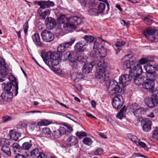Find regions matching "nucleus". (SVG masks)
<instances>
[{
    "label": "nucleus",
    "mask_w": 158,
    "mask_h": 158,
    "mask_svg": "<svg viewBox=\"0 0 158 158\" xmlns=\"http://www.w3.org/2000/svg\"><path fill=\"white\" fill-rule=\"evenodd\" d=\"M57 21L59 23L63 24L64 28L69 31L75 29L76 26L81 22V19L77 16H73L68 18L66 15L62 14L59 15Z\"/></svg>",
    "instance_id": "nucleus-1"
},
{
    "label": "nucleus",
    "mask_w": 158,
    "mask_h": 158,
    "mask_svg": "<svg viewBox=\"0 0 158 158\" xmlns=\"http://www.w3.org/2000/svg\"><path fill=\"white\" fill-rule=\"evenodd\" d=\"M95 64L96 71L95 73V77L99 79L103 78L104 81H107L109 79L108 73H106V65L102 59L97 60Z\"/></svg>",
    "instance_id": "nucleus-2"
},
{
    "label": "nucleus",
    "mask_w": 158,
    "mask_h": 158,
    "mask_svg": "<svg viewBox=\"0 0 158 158\" xmlns=\"http://www.w3.org/2000/svg\"><path fill=\"white\" fill-rule=\"evenodd\" d=\"M143 34L148 40L152 42L158 41V31L155 28H149L146 29Z\"/></svg>",
    "instance_id": "nucleus-3"
},
{
    "label": "nucleus",
    "mask_w": 158,
    "mask_h": 158,
    "mask_svg": "<svg viewBox=\"0 0 158 158\" xmlns=\"http://www.w3.org/2000/svg\"><path fill=\"white\" fill-rule=\"evenodd\" d=\"M0 145L2 146L1 150L6 155L10 156L11 155L10 148V142L7 139L2 138L0 139Z\"/></svg>",
    "instance_id": "nucleus-4"
},
{
    "label": "nucleus",
    "mask_w": 158,
    "mask_h": 158,
    "mask_svg": "<svg viewBox=\"0 0 158 158\" xmlns=\"http://www.w3.org/2000/svg\"><path fill=\"white\" fill-rule=\"evenodd\" d=\"M132 110L135 117L139 118L138 119L139 121L143 120L141 115L146 112L147 110L146 108L138 107L136 103H134L132 105Z\"/></svg>",
    "instance_id": "nucleus-5"
},
{
    "label": "nucleus",
    "mask_w": 158,
    "mask_h": 158,
    "mask_svg": "<svg viewBox=\"0 0 158 158\" xmlns=\"http://www.w3.org/2000/svg\"><path fill=\"white\" fill-rule=\"evenodd\" d=\"M108 91L111 94L113 95L117 93H121L122 89L120 88L116 81H111L109 85Z\"/></svg>",
    "instance_id": "nucleus-6"
},
{
    "label": "nucleus",
    "mask_w": 158,
    "mask_h": 158,
    "mask_svg": "<svg viewBox=\"0 0 158 158\" xmlns=\"http://www.w3.org/2000/svg\"><path fill=\"white\" fill-rule=\"evenodd\" d=\"M123 103L122 97L120 95H117L113 98L112 104L114 108L119 109L122 107Z\"/></svg>",
    "instance_id": "nucleus-7"
},
{
    "label": "nucleus",
    "mask_w": 158,
    "mask_h": 158,
    "mask_svg": "<svg viewBox=\"0 0 158 158\" xmlns=\"http://www.w3.org/2000/svg\"><path fill=\"white\" fill-rule=\"evenodd\" d=\"M43 40L47 42H49L54 39L53 34L47 30H44L41 34Z\"/></svg>",
    "instance_id": "nucleus-8"
},
{
    "label": "nucleus",
    "mask_w": 158,
    "mask_h": 158,
    "mask_svg": "<svg viewBox=\"0 0 158 158\" xmlns=\"http://www.w3.org/2000/svg\"><path fill=\"white\" fill-rule=\"evenodd\" d=\"M142 64L140 63L136 65L134 64L131 70L130 74L132 75L133 77L139 75L142 73L143 71L141 65Z\"/></svg>",
    "instance_id": "nucleus-9"
},
{
    "label": "nucleus",
    "mask_w": 158,
    "mask_h": 158,
    "mask_svg": "<svg viewBox=\"0 0 158 158\" xmlns=\"http://www.w3.org/2000/svg\"><path fill=\"white\" fill-rule=\"evenodd\" d=\"M133 78L132 75L124 74L122 75L119 78V82L120 84L123 86V87L126 86V83L131 80Z\"/></svg>",
    "instance_id": "nucleus-10"
},
{
    "label": "nucleus",
    "mask_w": 158,
    "mask_h": 158,
    "mask_svg": "<svg viewBox=\"0 0 158 158\" xmlns=\"http://www.w3.org/2000/svg\"><path fill=\"white\" fill-rule=\"evenodd\" d=\"M154 82L149 81L147 80L146 81L143 82L142 84L143 88L149 92H152V90L154 89Z\"/></svg>",
    "instance_id": "nucleus-11"
},
{
    "label": "nucleus",
    "mask_w": 158,
    "mask_h": 158,
    "mask_svg": "<svg viewBox=\"0 0 158 158\" xmlns=\"http://www.w3.org/2000/svg\"><path fill=\"white\" fill-rule=\"evenodd\" d=\"M143 123V130L146 132H148L150 131L151 129V126L152 125V122L148 119H144L143 120H141Z\"/></svg>",
    "instance_id": "nucleus-12"
},
{
    "label": "nucleus",
    "mask_w": 158,
    "mask_h": 158,
    "mask_svg": "<svg viewBox=\"0 0 158 158\" xmlns=\"http://www.w3.org/2000/svg\"><path fill=\"white\" fill-rule=\"evenodd\" d=\"M86 46V42L81 40L76 44L74 46V49L77 52L81 51L85 48Z\"/></svg>",
    "instance_id": "nucleus-13"
},
{
    "label": "nucleus",
    "mask_w": 158,
    "mask_h": 158,
    "mask_svg": "<svg viewBox=\"0 0 158 158\" xmlns=\"http://www.w3.org/2000/svg\"><path fill=\"white\" fill-rule=\"evenodd\" d=\"M41 56L45 63L49 66H56L61 61V59H57L55 60L51 59H50V60H48L47 59H45V58H44V56L43 54L41 55Z\"/></svg>",
    "instance_id": "nucleus-14"
},
{
    "label": "nucleus",
    "mask_w": 158,
    "mask_h": 158,
    "mask_svg": "<svg viewBox=\"0 0 158 158\" xmlns=\"http://www.w3.org/2000/svg\"><path fill=\"white\" fill-rule=\"evenodd\" d=\"M1 97L4 102H10L11 101L13 95L11 92H3L1 94Z\"/></svg>",
    "instance_id": "nucleus-15"
},
{
    "label": "nucleus",
    "mask_w": 158,
    "mask_h": 158,
    "mask_svg": "<svg viewBox=\"0 0 158 158\" xmlns=\"http://www.w3.org/2000/svg\"><path fill=\"white\" fill-rule=\"evenodd\" d=\"M144 68L146 71V74L154 73L155 71H158V66H154L150 63L144 66Z\"/></svg>",
    "instance_id": "nucleus-16"
},
{
    "label": "nucleus",
    "mask_w": 158,
    "mask_h": 158,
    "mask_svg": "<svg viewBox=\"0 0 158 158\" xmlns=\"http://www.w3.org/2000/svg\"><path fill=\"white\" fill-rule=\"evenodd\" d=\"M45 59H61L60 55L55 52H47L44 56V58Z\"/></svg>",
    "instance_id": "nucleus-17"
},
{
    "label": "nucleus",
    "mask_w": 158,
    "mask_h": 158,
    "mask_svg": "<svg viewBox=\"0 0 158 158\" xmlns=\"http://www.w3.org/2000/svg\"><path fill=\"white\" fill-rule=\"evenodd\" d=\"M38 4L40 6V8L43 9L48 8L50 6H53L55 5L53 2L49 1H39L38 2Z\"/></svg>",
    "instance_id": "nucleus-18"
},
{
    "label": "nucleus",
    "mask_w": 158,
    "mask_h": 158,
    "mask_svg": "<svg viewBox=\"0 0 158 158\" xmlns=\"http://www.w3.org/2000/svg\"><path fill=\"white\" fill-rule=\"evenodd\" d=\"M45 21L47 22L46 26L48 29H52L55 28L56 23L54 19L48 17L46 19Z\"/></svg>",
    "instance_id": "nucleus-19"
},
{
    "label": "nucleus",
    "mask_w": 158,
    "mask_h": 158,
    "mask_svg": "<svg viewBox=\"0 0 158 158\" xmlns=\"http://www.w3.org/2000/svg\"><path fill=\"white\" fill-rule=\"evenodd\" d=\"M144 102L146 105L150 108L154 107L157 104L158 102V101L152 98V97L150 98H145Z\"/></svg>",
    "instance_id": "nucleus-20"
},
{
    "label": "nucleus",
    "mask_w": 158,
    "mask_h": 158,
    "mask_svg": "<svg viewBox=\"0 0 158 158\" xmlns=\"http://www.w3.org/2000/svg\"><path fill=\"white\" fill-rule=\"evenodd\" d=\"M77 142V139L76 136H74L69 137L66 140L67 144L70 147L76 145Z\"/></svg>",
    "instance_id": "nucleus-21"
},
{
    "label": "nucleus",
    "mask_w": 158,
    "mask_h": 158,
    "mask_svg": "<svg viewBox=\"0 0 158 158\" xmlns=\"http://www.w3.org/2000/svg\"><path fill=\"white\" fill-rule=\"evenodd\" d=\"M9 79L11 82V83L15 88V95L16 96L18 94V90L19 89L18 83L17 82L16 79L13 75H11L9 77Z\"/></svg>",
    "instance_id": "nucleus-22"
},
{
    "label": "nucleus",
    "mask_w": 158,
    "mask_h": 158,
    "mask_svg": "<svg viewBox=\"0 0 158 158\" xmlns=\"http://www.w3.org/2000/svg\"><path fill=\"white\" fill-rule=\"evenodd\" d=\"M93 65L90 63L85 64L82 68V72L85 73H88L92 70Z\"/></svg>",
    "instance_id": "nucleus-23"
},
{
    "label": "nucleus",
    "mask_w": 158,
    "mask_h": 158,
    "mask_svg": "<svg viewBox=\"0 0 158 158\" xmlns=\"http://www.w3.org/2000/svg\"><path fill=\"white\" fill-rule=\"evenodd\" d=\"M82 74L81 73L75 72L73 73L71 75V78L74 81H79L82 78Z\"/></svg>",
    "instance_id": "nucleus-24"
},
{
    "label": "nucleus",
    "mask_w": 158,
    "mask_h": 158,
    "mask_svg": "<svg viewBox=\"0 0 158 158\" xmlns=\"http://www.w3.org/2000/svg\"><path fill=\"white\" fill-rule=\"evenodd\" d=\"M134 79V82L135 84L138 85H140L143 83L144 77L142 76H137Z\"/></svg>",
    "instance_id": "nucleus-25"
},
{
    "label": "nucleus",
    "mask_w": 158,
    "mask_h": 158,
    "mask_svg": "<svg viewBox=\"0 0 158 158\" xmlns=\"http://www.w3.org/2000/svg\"><path fill=\"white\" fill-rule=\"evenodd\" d=\"M52 123V121L46 119H44L38 122L37 123V125L39 126H47Z\"/></svg>",
    "instance_id": "nucleus-26"
},
{
    "label": "nucleus",
    "mask_w": 158,
    "mask_h": 158,
    "mask_svg": "<svg viewBox=\"0 0 158 158\" xmlns=\"http://www.w3.org/2000/svg\"><path fill=\"white\" fill-rule=\"evenodd\" d=\"M32 38L33 41L39 45H41L42 44V42L40 41V35L38 34H35L32 36Z\"/></svg>",
    "instance_id": "nucleus-27"
},
{
    "label": "nucleus",
    "mask_w": 158,
    "mask_h": 158,
    "mask_svg": "<svg viewBox=\"0 0 158 158\" xmlns=\"http://www.w3.org/2000/svg\"><path fill=\"white\" fill-rule=\"evenodd\" d=\"M9 134L11 139L15 140H17L18 139L19 134L15 131L11 130L10 131Z\"/></svg>",
    "instance_id": "nucleus-28"
},
{
    "label": "nucleus",
    "mask_w": 158,
    "mask_h": 158,
    "mask_svg": "<svg viewBox=\"0 0 158 158\" xmlns=\"http://www.w3.org/2000/svg\"><path fill=\"white\" fill-rule=\"evenodd\" d=\"M83 41L86 42V45H87V43L93 42H94L96 41L95 38L90 35H85L83 37Z\"/></svg>",
    "instance_id": "nucleus-29"
},
{
    "label": "nucleus",
    "mask_w": 158,
    "mask_h": 158,
    "mask_svg": "<svg viewBox=\"0 0 158 158\" xmlns=\"http://www.w3.org/2000/svg\"><path fill=\"white\" fill-rule=\"evenodd\" d=\"M134 65V63L133 61L128 60L124 62V66L127 69H130L131 70Z\"/></svg>",
    "instance_id": "nucleus-30"
},
{
    "label": "nucleus",
    "mask_w": 158,
    "mask_h": 158,
    "mask_svg": "<svg viewBox=\"0 0 158 158\" xmlns=\"http://www.w3.org/2000/svg\"><path fill=\"white\" fill-rule=\"evenodd\" d=\"M153 60L154 59L152 57H148L147 58H143L140 59L139 60V62L141 64H143L148 62H152Z\"/></svg>",
    "instance_id": "nucleus-31"
},
{
    "label": "nucleus",
    "mask_w": 158,
    "mask_h": 158,
    "mask_svg": "<svg viewBox=\"0 0 158 158\" xmlns=\"http://www.w3.org/2000/svg\"><path fill=\"white\" fill-rule=\"evenodd\" d=\"M98 54H97V57H104L106 56V51L105 49L103 47L98 51Z\"/></svg>",
    "instance_id": "nucleus-32"
},
{
    "label": "nucleus",
    "mask_w": 158,
    "mask_h": 158,
    "mask_svg": "<svg viewBox=\"0 0 158 158\" xmlns=\"http://www.w3.org/2000/svg\"><path fill=\"white\" fill-rule=\"evenodd\" d=\"M152 93L151 97L158 101V89L156 88L154 90H152V92H149Z\"/></svg>",
    "instance_id": "nucleus-33"
},
{
    "label": "nucleus",
    "mask_w": 158,
    "mask_h": 158,
    "mask_svg": "<svg viewBox=\"0 0 158 158\" xmlns=\"http://www.w3.org/2000/svg\"><path fill=\"white\" fill-rule=\"evenodd\" d=\"M3 85V89L6 92H8L11 89L12 84L10 82H8L6 84L3 83L2 84Z\"/></svg>",
    "instance_id": "nucleus-34"
},
{
    "label": "nucleus",
    "mask_w": 158,
    "mask_h": 158,
    "mask_svg": "<svg viewBox=\"0 0 158 158\" xmlns=\"http://www.w3.org/2000/svg\"><path fill=\"white\" fill-rule=\"evenodd\" d=\"M146 76L147 80L153 82H154L156 78V76L154 73H147Z\"/></svg>",
    "instance_id": "nucleus-35"
},
{
    "label": "nucleus",
    "mask_w": 158,
    "mask_h": 158,
    "mask_svg": "<svg viewBox=\"0 0 158 158\" xmlns=\"http://www.w3.org/2000/svg\"><path fill=\"white\" fill-rule=\"evenodd\" d=\"M126 111V109L125 107L124 106L122 108L120 111L119 112L116 116L119 119H121L124 116V113Z\"/></svg>",
    "instance_id": "nucleus-36"
},
{
    "label": "nucleus",
    "mask_w": 158,
    "mask_h": 158,
    "mask_svg": "<svg viewBox=\"0 0 158 158\" xmlns=\"http://www.w3.org/2000/svg\"><path fill=\"white\" fill-rule=\"evenodd\" d=\"M82 142L84 144L88 146H90L92 143L93 141L90 138L86 137L83 139Z\"/></svg>",
    "instance_id": "nucleus-37"
},
{
    "label": "nucleus",
    "mask_w": 158,
    "mask_h": 158,
    "mask_svg": "<svg viewBox=\"0 0 158 158\" xmlns=\"http://www.w3.org/2000/svg\"><path fill=\"white\" fill-rule=\"evenodd\" d=\"M106 5L104 3L101 2L98 6V12L100 13H103L105 11Z\"/></svg>",
    "instance_id": "nucleus-38"
},
{
    "label": "nucleus",
    "mask_w": 158,
    "mask_h": 158,
    "mask_svg": "<svg viewBox=\"0 0 158 158\" xmlns=\"http://www.w3.org/2000/svg\"><path fill=\"white\" fill-rule=\"evenodd\" d=\"M7 74V71L6 70H3L0 71V82H3L5 81V77Z\"/></svg>",
    "instance_id": "nucleus-39"
},
{
    "label": "nucleus",
    "mask_w": 158,
    "mask_h": 158,
    "mask_svg": "<svg viewBox=\"0 0 158 158\" xmlns=\"http://www.w3.org/2000/svg\"><path fill=\"white\" fill-rule=\"evenodd\" d=\"M41 153H40L38 149L37 148H35L32 150L30 152L31 156L34 158H35L36 156H37L38 154L39 155Z\"/></svg>",
    "instance_id": "nucleus-40"
},
{
    "label": "nucleus",
    "mask_w": 158,
    "mask_h": 158,
    "mask_svg": "<svg viewBox=\"0 0 158 158\" xmlns=\"http://www.w3.org/2000/svg\"><path fill=\"white\" fill-rule=\"evenodd\" d=\"M32 144L28 142H26L23 144L21 148L23 150H28L32 146Z\"/></svg>",
    "instance_id": "nucleus-41"
},
{
    "label": "nucleus",
    "mask_w": 158,
    "mask_h": 158,
    "mask_svg": "<svg viewBox=\"0 0 158 158\" xmlns=\"http://www.w3.org/2000/svg\"><path fill=\"white\" fill-rule=\"evenodd\" d=\"M67 48L64 43L60 44L57 48L58 51L59 52H64L65 51L66 48Z\"/></svg>",
    "instance_id": "nucleus-42"
},
{
    "label": "nucleus",
    "mask_w": 158,
    "mask_h": 158,
    "mask_svg": "<svg viewBox=\"0 0 158 158\" xmlns=\"http://www.w3.org/2000/svg\"><path fill=\"white\" fill-rule=\"evenodd\" d=\"M103 47V46L101 43L96 42L94 44L93 49H97V51H98Z\"/></svg>",
    "instance_id": "nucleus-43"
},
{
    "label": "nucleus",
    "mask_w": 158,
    "mask_h": 158,
    "mask_svg": "<svg viewBox=\"0 0 158 158\" xmlns=\"http://www.w3.org/2000/svg\"><path fill=\"white\" fill-rule=\"evenodd\" d=\"M152 137L153 139L158 140V127L154 128L152 131Z\"/></svg>",
    "instance_id": "nucleus-44"
},
{
    "label": "nucleus",
    "mask_w": 158,
    "mask_h": 158,
    "mask_svg": "<svg viewBox=\"0 0 158 158\" xmlns=\"http://www.w3.org/2000/svg\"><path fill=\"white\" fill-rule=\"evenodd\" d=\"M128 137L130 140L133 142L135 144L136 143V142L139 140L136 136L133 135L131 134H128Z\"/></svg>",
    "instance_id": "nucleus-45"
},
{
    "label": "nucleus",
    "mask_w": 158,
    "mask_h": 158,
    "mask_svg": "<svg viewBox=\"0 0 158 158\" xmlns=\"http://www.w3.org/2000/svg\"><path fill=\"white\" fill-rule=\"evenodd\" d=\"M50 13V10L48 9L42 12L40 15L41 18L44 19L47 16H48Z\"/></svg>",
    "instance_id": "nucleus-46"
},
{
    "label": "nucleus",
    "mask_w": 158,
    "mask_h": 158,
    "mask_svg": "<svg viewBox=\"0 0 158 158\" xmlns=\"http://www.w3.org/2000/svg\"><path fill=\"white\" fill-rule=\"evenodd\" d=\"M87 57L83 55L78 56L75 59L79 62L85 63Z\"/></svg>",
    "instance_id": "nucleus-47"
},
{
    "label": "nucleus",
    "mask_w": 158,
    "mask_h": 158,
    "mask_svg": "<svg viewBox=\"0 0 158 158\" xmlns=\"http://www.w3.org/2000/svg\"><path fill=\"white\" fill-rule=\"evenodd\" d=\"M89 13L90 15H97L99 13L97 9L94 8L90 9L89 11Z\"/></svg>",
    "instance_id": "nucleus-48"
},
{
    "label": "nucleus",
    "mask_w": 158,
    "mask_h": 158,
    "mask_svg": "<svg viewBox=\"0 0 158 158\" xmlns=\"http://www.w3.org/2000/svg\"><path fill=\"white\" fill-rule=\"evenodd\" d=\"M12 147L14 152H19V150L21 148L20 146L16 143H13L12 146Z\"/></svg>",
    "instance_id": "nucleus-49"
},
{
    "label": "nucleus",
    "mask_w": 158,
    "mask_h": 158,
    "mask_svg": "<svg viewBox=\"0 0 158 158\" xmlns=\"http://www.w3.org/2000/svg\"><path fill=\"white\" fill-rule=\"evenodd\" d=\"M104 153V151L101 148H99L96 149L94 152V154L96 155H99L103 154Z\"/></svg>",
    "instance_id": "nucleus-50"
},
{
    "label": "nucleus",
    "mask_w": 158,
    "mask_h": 158,
    "mask_svg": "<svg viewBox=\"0 0 158 158\" xmlns=\"http://www.w3.org/2000/svg\"><path fill=\"white\" fill-rule=\"evenodd\" d=\"M126 44V43L123 41H117L115 44V45L118 47H121L122 46H124Z\"/></svg>",
    "instance_id": "nucleus-51"
},
{
    "label": "nucleus",
    "mask_w": 158,
    "mask_h": 158,
    "mask_svg": "<svg viewBox=\"0 0 158 158\" xmlns=\"http://www.w3.org/2000/svg\"><path fill=\"white\" fill-rule=\"evenodd\" d=\"M75 39L74 38H71L70 40V41L65 43H64V45L66 46V47L67 48H68L69 46H70L72 45V44L75 41Z\"/></svg>",
    "instance_id": "nucleus-52"
},
{
    "label": "nucleus",
    "mask_w": 158,
    "mask_h": 158,
    "mask_svg": "<svg viewBox=\"0 0 158 158\" xmlns=\"http://www.w3.org/2000/svg\"><path fill=\"white\" fill-rule=\"evenodd\" d=\"M144 22L147 25H150L152 23V20L148 17L144 18L143 19Z\"/></svg>",
    "instance_id": "nucleus-53"
},
{
    "label": "nucleus",
    "mask_w": 158,
    "mask_h": 158,
    "mask_svg": "<svg viewBox=\"0 0 158 158\" xmlns=\"http://www.w3.org/2000/svg\"><path fill=\"white\" fill-rule=\"evenodd\" d=\"M135 144L137 146H140L143 148H145L146 147V144L143 142L140 141L139 139L137 142H136Z\"/></svg>",
    "instance_id": "nucleus-54"
},
{
    "label": "nucleus",
    "mask_w": 158,
    "mask_h": 158,
    "mask_svg": "<svg viewBox=\"0 0 158 158\" xmlns=\"http://www.w3.org/2000/svg\"><path fill=\"white\" fill-rule=\"evenodd\" d=\"M67 54H68V57L69 59L71 60V61L74 62L75 60H72V58L74 56V52H68L66 53Z\"/></svg>",
    "instance_id": "nucleus-55"
},
{
    "label": "nucleus",
    "mask_w": 158,
    "mask_h": 158,
    "mask_svg": "<svg viewBox=\"0 0 158 158\" xmlns=\"http://www.w3.org/2000/svg\"><path fill=\"white\" fill-rule=\"evenodd\" d=\"M42 133L45 135H49L51 133V131L49 128L45 127L43 129Z\"/></svg>",
    "instance_id": "nucleus-56"
},
{
    "label": "nucleus",
    "mask_w": 158,
    "mask_h": 158,
    "mask_svg": "<svg viewBox=\"0 0 158 158\" xmlns=\"http://www.w3.org/2000/svg\"><path fill=\"white\" fill-rule=\"evenodd\" d=\"M76 135L80 139L82 137H84L86 136V133L84 132H77L76 134Z\"/></svg>",
    "instance_id": "nucleus-57"
},
{
    "label": "nucleus",
    "mask_w": 158,
    "mask_h": 158,
    "mask_svg": "<svg viewBox=\"0 0 158 158\" xmlns=\"http://www.w3.org/2000/svg\"><path fill=\"white\" fill-rule=\"evenodd\" d=\"M53 134L56 138H58L61 136L59 129L53 131Z\"/></svg>",
    "instance_id": "nucleus-58"
},
{
    "label": "nucleus",
    "mask_w": 158,
    "mask_h": 158,
    "mask_svg": "<svg viewBox=\"0 0 158 158\" xmlns=\"http://www.w3.org/2000/svg\"><path fill=\"white\" fill-rule=\"evenodd\" d=\"M28 28V23L27 22H26L24 23L23 27V29L24 31L25 34H27V30Z\"/></svg>",
    "instance_id": "nucleus-59"
},
{
    "label": "nucleus",
    "mask_w": 158,
    "mask_h": 158,
    "mask_svg": "<svg viewBox=\"0 0 158 158\" xmlns=\"http://www.w3.org/2000/svg\"><path fill=\"white\" fill-rule=\"evenodd\" d=\"M61 135L66 133V130L63 127H60L59 129Z\"/></svg>",
    "instance_id": "nucleus-60"
},
{
    "label": "nucleus",
    "mask_w": 158,
    "mask_h": 158,
    "mask_svg": "<svg viewBox=\"0 0 158 158\" xmlns=\"http://www.w3.org/2000/svg\"><path fill=\"white\" fill-rule=\"evenodd\" d=\"M2 119L4 122H6L7 121L10 120L11 118L10 117L8 116H6L3 117Z\"/></svg>",
    "instance_id": "nucleus-61"
},
{
    "label": "nucleus",
    "mask_w": 158,
    "mask_h": 158,
    "mask_svg": "<svg viewBox=\"0 0 158 158\" xmlns=\"http://www.w3.org/2000/svg\"><path fill=\"white\" fill-rule=\"evenodd\" d=\"M106 121L111 124H113L114 122V121L113 120L112 118L110 117H107L106 118Z\"/></svg>",
    "instance_id": "nucleus-62"
},
{
    "label": "nucleus",
    "mask_w": 158,
    "mask_h": 158,
    "mask_svg": "<svg viewBox=\"0 0 158 158\" xmlns=\"http://www.w3.org/2000/svg\"><path fill=\"white\" fill-rule=\"evenodd\" d=\"M65 126L68 129V131L69 132H71L73 131V129L72 127L69 125H68L67 124L65 125Z\"/></svg>",
    "instance_id": "nucleus-63"
},
{
    "label": "nucleus",
    "mask_w": 158,
    "mask_h": 158,
    "mask_svg": "<svg viewBox=\"0 0 158 158\" xmlns=\"http://www.w3.org/2000/svg\"><path fill=\"white\" fill-rule=\"evenodd\" d=\"M15 158H26V157L24 155L18 153L15 156Z\"/></svg>",
    "instance_id": "nucleus-64"
}]
</instances>
